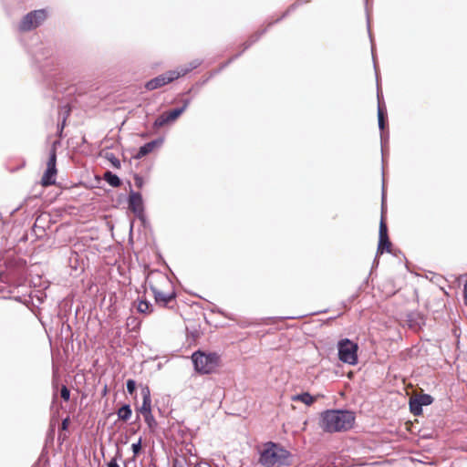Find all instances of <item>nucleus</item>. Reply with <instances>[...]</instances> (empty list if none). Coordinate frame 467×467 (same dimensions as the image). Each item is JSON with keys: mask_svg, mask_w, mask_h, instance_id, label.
Masks as SVG:
<instances>
[{"mask_svg": "<svg viewBox=\"0 0 467 467\" xmlns=\"http://www.w3.org/2000/svg\"><path fill=\"white\" fill-rule=\"evenodd\" d=\"M131 415V410L129 406L121 407L118 411V416L121 420H128Z\"/></svg>", "mask_w": 467, "mask_h": 467, "instance_id": "nucleus-16", "label": "nucleus"}, {"mask_svg": "<svg viewBox=\"0 0 467 467\" xmlns=\"http://www.w3.org/2000/svg\"><path fill=\"white\" fill-rule=\"evenodd\" d=\"M389 245H390V243L388 240V236L387 237H379L378 251L379 253H383L384 250H389Z\"/></svg>", "mask_w": 467, "mask_h": 467, "instance_id": "nucleus-17", "label": "nucleus"}, {"mask_svg": "<svg viewBox=\"0 0 467 467\" xmlns=\"http://www.w3.org/2000/svg\"><path fill=\"white\" fill-rule=\"evenodd\" d=\"M130 207L135 213L140 214L142 211V200L140 194L132 193L130 196Z\"/></svg>", "mask_w": 467, "mask_h": 467, "instance_id": "nucleus-11", "label": "nucleus"}, {"mask_svg": "<svg viewBox=\"0 0 467 467\" xmlns=\"http://www.w3.org/2000/svg\"><path fill=\"white\" fill-rule=\"evenodd\" d=\"M355 416L349 411L327 410L321 415L320 428L327 432L346 431L351 428Z\"/></svg>", "mask_w": 467, "mask_h": 467, "instance_id": "nucleus-2", "label": "nucleus"}, {"mask_svg": "<svg viewBox=\"0 0 467 467\" xmlns=\"http://www.w3.org/2000/svg\"><path fill=\"white\" fill-rule=\"evenodd\" d=\"M153 420V418L152 416L150 418H149L148 420H146V421L150 424V422Z\"/></svg>", "mask_w": 467, "mask_h": 467, "instance_id": "nucleus-26", "label": "nucleus"}, {"mask_svg": "<svg viewBox=\"0 0 467 467\" xmlns=\"http://www.w3.org/2000/svg\"><path fill=\"white\" fill-rule=\"evenodd\" d=\"M433 399L428 394L416 395L410 400V409L414 415H420L422 412V406L431 404Z\"/></svg>", "mask_w": 467, "mask_h": 467, "instance_id": "nucleus-9", "label": "nucleus"}, {"mask_svg": "<svg viewBox=\"0 0 467 467\" xmlns=\"http://www.w3.org/2000/svg\"><path fill=\"white\" fill-rule=\"evenodd\" d=\"M387 226L386 224L384 223L383 220H381L380 222V226H379V237H387Z\"/></svg>", "mask_w": 467, "mask_h": 467, "instance_id": "nucleus-20", "label": "nucleus"}, {"mask_svg": "<svg viewBox=\"0 0 467 467\" xmlns=\"http://www.w3.org/2000/svg\"><path fill=\"white\" fill-rule=\"evenodd\" d=\"M182 111L183 109H178L171 110L169 113L163 114L156 119L155 125L161 127L165 125L166 123L174 121L182 114Z\"/></svg>", "mask_w": 467, "mask_h": 467, "instance_id": "nucleus-10", "label": "nucleus"}, {"mask_svg": "<svg viewBox=\"0 0 467 467\" xmlns=\"http://www.w3.org/2000/svg\"><path fill=\"white\" fill-rule=\"evenodd\" d=\"M192 359L195 370L201 374L213 373L220 365V358L214 353L195 352Z\"/></svg>", "mask_w": 467, "mask_h": 467, "instance_id": "nucleus-3", "label": "nucleus"}, {"mask_svg": "<svg viewBox=\"0 0 467 467\" xmlns=\"http://www.w3.org/2000/svg\"><path fill=\"white\" fill-rule=\"evenodd\" d=\"M47 18L45 10H36L27 14L20 24V28L24 31H28L36 28L41 25Z\"/></svg>", "mask_w": 467, "mask_h": 467, "instance_id": "nucleus-6", "label": "nucleus"}, {"mask_svg": "<svg viewBox=\"0 0 467 467\" xmlns=\"http://www.w3.org/2000/svg\"><path fill=\"white\" fill-rule=\"evenodd\" d=\"M113 164H114L116 167H119V161H113Z\"/></svg>", "mask_w": 467, "mask_h": 467, "instance_id": "nucleus-27", "label": "nucleus"}, {"mask_svg": "<svg viewBox=\"0 0 467 467\" xmlns=\"http://www.w3.org/2000/svg\"><path fill=\"white\" fill-rule=\"evenodd\" d=\"M105 180L108 183H109L111 186H119L120 183V181L119 177L115 174H112L111 172L108 171L104 175Z\"/></svg>", "mask_w": 467, "mask_h": 467, "instance_id": "nucleus-15", "label": "nucleus"}, {"mask_svg": "<svg viewBox=\"0 0 467 467\" xmlns=\"http://www.w3.org/2000/svg\"><path fill=\"white\" fill-rule=\"evenodd\" d=\"M148 282L157 302L166 304L171 299L172 295L164 290V286L169 285V280L165 275L161 274L150 275Z\"/></svg>", "mask_w": 467, "mask_h": 467, "instance_id": "nucleus-4", "label": "nucleus"}, {"mask_svg": "<svg viewBox=\"0 0 467 467\" xmlns=\"http://www.w3.org/2000/svg\"><path fill=\"white\" fill-rule=\"evenodd\" d=\"M178 78H179V73H177L175 71H171V72L165 73L163 75H161V76L148 81L145 84V88L148 90H153V89L159 88L171 82L172 80H174Z\"/></svg>", "mask_w": 467, "mask_h": 467, "instance_id": "nucleus-8", "label": "nucleus"}, {"mask_svg": "<svg viewBox=\"0 0 467 467\" xmlns=\"http://www.w3.org/2000/svg\"><path fill=\"white\" fill-rule=\"evenodd\" d=\"M151 400H143L140 408V413L144 416L145 420L151 417Z\"/></svg>", "mask_w": 467, "mask_h": 467, "instance_id": "nucleus-14", "label": "nucleus"}, {"mask_svg": "<svg viewBox=\"0 0 467 467\" xmlns=\"http://www.w3.org/2000/svg\"><path fill=\"white\" fill-rule=\"evenodd\" d=\"M292 401H299L306 406L312 405L316 401V398L307 392L292 396Z\"/></svg>", "mask_w": 467, "mask_h": 467, "instance_id": "nucleus-12", "label": "nucleus"}, {"mask_svg": "<svg viewBox=\"0 0 467 467\" xmlns=\"http://www.w3.org/2000/svg\"><path fill=\"white\" fill-rule=\"evenodd\" d=\"M140 448H141V441L140 440H139L138 442L133 443L131 445V449H132L134 455L139 453V451H140Z\"/></svg>", "mask_w": 467, "mask_h": 467, "instance_id": "nucleus-22", "label": "nucleus"}, {"mask_svg": "<svg viewBox=\"0 0 467 467\" xmlns=\"http://www.w3.org/2000/svg\"><path fill=\"white\" fill-rule=\"evenodd\" d=\"M378 117H379V126L382 130L384 128V119H383V112H382L380 106L379 107Z\"/></svg>", "mask_w": 467, "mask_h": 467, "instance_id": "nucleus-21", "label": "nucleus"}, {"mask_svg": "<svg viewBox=\"0 0 467 467\" xmlns=\"http://www.w3.org/2000/svg\"><path fill=\"white\" fill-rule=\"evenodd\" d=\"M109 467H118L116 464H110Z\"/></svg>", "mask_w": 467, "mask_h": 467, "instance_id": "nucleus-28", "label": "nucleus"}, {"mask_svg": "<svg viewBox=\"0 0 467 467\" xmlns=\"http://www.w3.org/2000/svg\"><path fill=\"white\" fill-rule=\"evenodd\" d=\"M258 462L264 467H281L290 464L291 454L280 444L268 441L262 445Z\"/></svg>", "mask_w": 467, "mask_h": 467, "instance_id": "nucleus-1", "label": "nucleus"}, {"mask_svg": "<svg viewBox=\"0 0 467 467\" xmlns=\"http://www.w3.org/2000/svg\"><path fill=\"white\" fill-rule=\"evenodd\" d=\"M137 309L140 313H148L150 311V305L145 300H140L137 305Z\"/></svg>", "mask_w": 467, "mask_h": 467, "instance_id": "nucleus-18", "label": "nucleus"}, {"mask_svg": "<svg viewBox=\"0 0 467 467\" xmlns=\"http://www.w3.org/2000/svg\"><path fill=\"white\" fill-rule=\"evenodd\" d=\"M57 169H56V152L52 150L50 158L47 164V171L44 173L41 183L44 186L52 185L56 182Z\"/></svg>", "mask_w": 467, "mask_h": 467, "instance_id": "nucleus-7", "label": "nucleus"}, {"mask_svg": "<svg viewBox=\"0 0 467 467\" xmlns=\"http://www.w3.org/2000/svg\"><path fill=\"white\" fill-rule=\"evenodd\" d=\"M61 397L67 400L69 399V390L67 389V387H63L61 389Z\"/></svg>", "mask_w": 467, "mask_h": 467, "instance_id": "nucleus-24", "label": "nucleus"}, {"mask_svg": "<svg viewBox=\"0 0 467 467\" xmlns=\"http://www.w3.org/2000/svg\"><path fill=\"white\" fill-rule=\"evenodd\" d=\"M339 359L349 365L358 362V345L351 340L345 338L337 343Z\"/></svg>", "mask_w": 467, "mask_h": 467, "instance_id": "nucleus-5", "label": "nucleus"}, {"mask_svg": "<svg viewBox=\"0 0 467 467\" xmlns=\"http://www.w3.org/2000/svg\"><path fill=\"white\" fill-rule=\"evenodd\" d=\"M465 293L467 294V285L464 286Z\"/></svg>", "mask_w": 467, "mask_h": 467, "instance_id": "nucleus-29", "label": "nucleus"}, {"mask_svg": "<svg viewBox=\"0 0 467 467\" xmlns=\"http://www.w3.org/2000/svg\"><path fill=\"white\" fill-rule=\"evenodd\" d=\"M162 143V140H155L149 142L145 144L144 146L140 147L139 150L138 154L136 155L137 158H141L150 152L154 148L160 146Z\"/></svg>", "mask_w": 467, "mask_h": 467, "instance_id": "nucleus-13", "label": "nucleus"}, {"mask_svg": "<svg viewBox=\"0 0 467 467\" xmlns=\"http://www.w3.org/2000/svg\"><path fill=\"white\" fill-rule=\"evenodd\" d=\"M67 423H68V420H67V419H66V420L63 421V423H62V427H63V429H66V428H67Z\"/></svg>", "mask_w": 467, "mask_h": 467, "instance_id": "nucleus-25", "label": "nucleus"}, {"mask_svg": "<svg viewBox=\"0 0 467 467\" xmlns=\"http://www.w3.org/2000/svg\"><path fill=\"white\" fill-rule=\"evenodd\" d=\"M136 389V383L133 379H129L127 381V389L128 391L132 394L135 391Z\"/></svg>", "mask_w": 467, "mask_h": 467, "instance_id": "nucleus-19", "label": "nucleus"}, {"mask_svg": "<svg viewBox=\"0 0 467 467\" xmlns=\"http://www.w3.org/2000/svg\"><path fill=\"white\" fill-rule=\"evenodd\" d=\"M141 394L143 397V400H150V389L148 387H144L141 389Z\"/></svg>", "mask_w": 467, "mask_h": 467, "instance_id": "nucleus-23", "label": "nucleus"}]
</instances>
